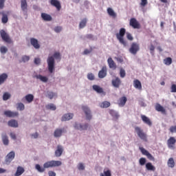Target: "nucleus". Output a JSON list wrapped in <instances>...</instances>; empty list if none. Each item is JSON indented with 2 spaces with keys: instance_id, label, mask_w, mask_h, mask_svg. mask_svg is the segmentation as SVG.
Returning a JSON list of instances; mask_svg holds the SVG:
<instances>
[{
  "instance_id": "f257e3e1",
  "label": "nucleus",
  "mask_w": 176,
  "mask_h": 176,
  "mask_svg": "<svg viewBox=\"0 0 176 176\" xmlns=\"http://www.w3.org/2000/svg\"><path fill=\"white\" fill-rule=\"evenodd\" d=\"M63 164L61 161H56V160H51L47 161L43 164V167L41 166L39 164L35 165V168L38 171V173H45L46 168H53V167H60Z\"/></svg>"
},
{
  "instance_id": "f03ea898",
  "label": "nucleus",
  "mask_w": 176,
  "mask_h": 176,
  "mask_svg": "<svg viewBox=\"0 0 176 176\" xmlns=\"http://www.w3.org/2000/svg\"><path fill=\"white\" fill-rule=\"evenodd\" d=\"M125 34H126V29L124 28H122L120 30L119 33L116 34L117 39L119 41L120 43H121V45H123V46L124 47L127 46V42L124 41Z\"/></svg>"
},
{
  "instance_id": "7ed1b4c3",
  "label": "nucleus",
  "mask_w": 176,
  "mask_h": 176,
  "mask_svg": "<svg viewBox=\"0 0 176 176\" xmlns=\"http://www.w3.org/2000/svg\"><path fill=\"white\" fill-rule=\"evenodd\" d=\"M135 131L140 140H142V141H144L145 142H148V135L144 132V129H142L140 126H135Z\"/></svg>"
},
{
  "instance_id": "20e7f679",
  "label": "nucleus",
  "mask_w": 176,
  "mask_h": 176,
  "mask_svg": "<svg viewBox=\"0 0 176 176\" xmlns=\"http://www.w3.org/2000/svg\"><path fill=\"white\" fill-rule=\"evenodd\" d=\"M48 65V70L50 74H53L54 71V58L53 56L48 57L47 60Z\"/></svg>"
},
{
  "instance_id": "39448f33",
  "label": "nucleus",
  "mask_w": 176,
  "mask_h": 176,
  "mask_svg": "<svg viewBox=\"0 0 176 176\" xmlns=\"http://www.w3.org/2000/svg\"><path fill=\"white\" fill-rule=\"evenodd\" d=\"M138 52H140V44L137 43H133L131 45V47L129 48V52H131V54L135 56Z\"/></svg>"
},
{
  "instance_id": "423d86ee",
  "label": "nucleus",
  "mask_w": 176,
  "mask_h": 176,
  "mask_svg": "<svg viewBox=\"0 0 176 176\" xmlns=\"http://www.w3.org/2000/svg\"><path fill=\"white\" fill-rule=\"evenodd\" d=\"M0 35L4 42H6V43H12V38H10V36H9V34H8L5 30H1L0 31Z\"/></svg>"
},
{
  "instance_id": "0eeeda50",
  "label": "nucleus",
  "mask_w": 176,
  "mask_h": 176,
  "mask_svg": "<svg viewBox=\"0 0 176 176\" xmlns=\"http://www.w3.org/2000/svg\"><path fill=\"white\" fill-rule=\"evenodd\" d=\"M139 149L142 152V155L146 156L148 160H152L153 162H155V157H153V155H152V154L149 153L148 151L146 150L144 147H140Z\"/></svg>"
},
{
  "instance_id": "6e6552de",
  "label": "nucleus",
  "mask_w": 176,
  "mask_h": 176,
  "mask_svg": "<svg viewBox=\"0 0 176 176\" xmlns=\"http://www.w3.org/2000/svg\"><path fill=\"white\" fill-rule=\"evenodd\" d=\"M175 143H176L175 138L170 137L167 140L168 148H169V149H175Z\"/></svg>"
},
{
  "instance_id": "1a4fd4ad",
  "label": "nucleus",
  "mask_w": 176,
  "mask_h": 176,
  "mask_svg": "<svg viewBox=\"0 0 176 176\" xmlns=\"http://www.w3.org/2000/svg\"><path fill=\"white\" fill-rule=\"evenodd\" d=\"M129 25L131 27L133 28L134 29H140L141 28V25H140V23L137 21V19L135 18H131L129 21Z\"/></svg>"
},
{
  "instance_id": "9d476101",
  "label": "nucleus",
  "mask_w": 176,
  "mask_h": 176,
  "mask_svg": "<svg viewBox=\"0 0 176 176\" xmlns=\"http://www.w3.org/2000/svg\"><path fill=\"white\" fill-rule=\"evenodd\" d=\"M14 156H16L14 151L10 152L6 157V164H10L13 159H14Z\"/></svg>"
},
{
  "instance_id": "9b49d317",
  "label": "nucleus",
  "mask_w": 176,
  "mask_h": 176,
  "mask_svg": "<svg viewBox=\"0 0 176 176\" xmlns=\"http://www.w3.org/2000/svg\"><path fill=\"white\" fill-rule=\"evenodd\" d=\"M50 5H52V6H54V8H56L58 12H60V10H61V3H60V1L50 0Z\"/></svg>"
},
{
  "instance_id": "f8f14e48",
  "label": "nucleus",
  "mask_w": 176,
  "mask_h": 176,
  "mask_svg": "<svg viewBox=\"0 0 176 176\" xmlns=\"http://www.w3.org/2000/svg\"><path fill=\"white\" fill-rule=\"evenodd\" d=\"M82 109L85 112L87 120H90L91 119V111H90V109L87 106H82Z\"/></svg>"
},
{
  "instance_id": "ddd939ff",
  "label": "nucleus",
  "mask_w": 176,
  "mask_h": 176,
  "mask_svg": "<svg viewBox=\"0 0 176 176\" xmlns=\"http://www.w3.org/2000/svg\"><path fill=\"white\" fill-rule=\"evenodd\" d=\"M74 129H76V130H80V131H82L83 130H87V129H89V124H85L82 125L81 124L76 123L74 124Z\"/></svg>"
},
{
  "instance_id": "4468645a",
  "label": "nucleus",
  "mask_w": 176,
  "mask_h": 176,
  "mask_svg": "<svg viewBox=\"0 0 176 176\" xmlns=\"http://www.w3.org/2000/svg\"><path fill=\"white\" fill-rule=\"evenodd\" d=\"M111 83L113 87L119 89V87H120V85H122V80L119 77H116L115 79L112 80Z\"/></svg>"
},
{
  "instance_id": "2eb2a0df",
  "label": "nucleus",
  "mask_w": 176,
  "mask_h": 176,
  "mask_svg": "<svg viewBox=\"0 0 176 176\" xmlns=\"http://www.w3.org/2000/svg\"><path fill=\"white\" fill-rule=\"evenodd\" d=\"M4 115L7 116V118H16V116H19V112L12 111H4Z\"/></svg>"
},
{
  "instance_id": "dca6fc26",
  "label": "nucleus",
  "mask_w": 176,
  "mask_h": 176,
  "mask_svg": "<svg viewBox=\"0 0 176 176\" xmlns=\"http://www.w3.org/2000/svg\"><path fill=\"white\" fill-rule=\"evenodd\" d=\"M107 66H103L102 69L98 72V78H100V79H103V78H105V76H107Z\"/></svg>"
},
{
  "instance_id": "f3484780",
  "label": "nucleus",
  "mask_w": 176,
  "mask_h": 176,
  "mask_svg": "<svg viewBox=\"0 0 176 176\" xmlns=\"http://www.w3.org/2000/svg\"><path fill=\"white\" fill-rule=\"evenodd\" d=\"M92 89L93 90H94V91H96V93H98V94L105 95V92H104V89L99 85H94L92 86Z\"/></svg>"
},
{
  "instance_id": "a211bd4d",
  "label": "nucleus",
  "mask_w": 176,
  "mask_h": 176,
  "mask_svg": "<svg viewBox=\"0 0 176 176\" xmlns=\"http://www.w3.org/2000/svg\"><path fill=\"white\" fill-rule=\"evenodd\" d=\"M141 119L145 124H147V126H152V121H151V119L149 118L146 117V116L141 115Z\"/></svg>"
},
{
  "instance_id": "6ab92c4d",
  "label": "nucleus",
  "mask_w": 176,
  "mask_h": 176,
  "mask_svg": "<svg viewBox=\"0 0 176 176\" xmlns=\"http://www.w3.org/2000/svg\"><path fill=\"white\" fill-rule=\"evenodd\" d=\"M30 43L32 46L34 47V49H39V47H41V45H39V43L38 42V40H36V38H30Z\"/></svg>"
},
{
  "instance_id": "aec40b11",
  "label": "nucleus",
  "mask_w": 176,
  "mask_h": 176,
  "mask_svg": "<svg viewBox=\"0 0 176 176\" xmlns=\"http://www.w3.org/2000/svg\"><path fill=\"white\" fill-rule=\"evenodd\" d=\"M126 102H127V98L126 96H122L118 100V104L119 107H124Z\"/></svg>"
},
{
  "instance_id": "412c9836",
  "label": "nucleus",
  "mask_w": 176,
  "mask_h": 176,
  "mask_svg": "<svg viewBox=\"0 0 176 176\" xmlns=\"http://www.w3.org/2000/svg\"><path fill=\"white\" fill-rule=\"evenodd\" d=\"M64 151V148L60 145L57 146V149L55 151V156L56 157H60L61 155H63V152Z\"/></svg>"
},
{
  "instance_id": "4be33fe9",
  "label": "nucleus",
  "mask_w": 176,
  "mask_h": 176,
  "mask_svg": "<svg viewBox=\"0 0 176 176\" xmlns=\"http://www.w3.org/2000/svg\"><path fill=\"white\" fill-rule=\"evenodd\" d=\"M155 109L157 111V112H161L163 113V115H166V109H164V107H163V106L160 105L159 103L155 104Z\"/></svg>"
},
{
  "instance_id": "5701e85b",
  "label": "nucleus",
  "mask_w": 176,
  "mask_h": 176,
  "mask_svg": "<svg viewBox=\"0 0 176 176\" xmlns=\"http://www.w3.org/2000/svg\"><path fill=\"white\" fill-rule=\"evenodd\" d=\"M74 118V113H66L61 118L62 122H67V120H71Z\"/></svg>"
},
{
  "instance_id": "b1692460",
  "label": "nucleus",
  "mask_w": 176,
  "mask_h": 176,
  "mask_svg": "<svg viewBox=\"0 0 176 176\" xmlns=\"http://www.w3.org/2000/svg\"><path fill=\"white\" fill-rule=\"evenodd\" d=\"M21 8L23 12H27V10H28L27 0H21Z\"/></svg>"
},
{
  "instance_id": "393cba45",
  "label": "nucleus",
  "mask_w": 176,
  "mask_h": 176,
  "mask_svg": "<svg viewBox=\"0 0 176 176\" xmlns=\"http://www.w3.org/2000/svg\"><path fill=\"white\" fill-rule=\"evenodd\" d=\"M133 86L135 89H138V90H142V85L141 84V81L140 80H134Z\"/></svg>"
},
{
  "instance_id": "a878e982",
  "label": "nucleus",
  "mask_w": 176,
  "mask_h": 176,
  "mask_svg": "<svg viewBox=\"0 0 176 176\" xmlns=\"http://www.w3.org/2000/svg\"><path fill=\"white\" fill-rule=\"evenodd\" d=\"M107 63L109 64V68H111L112 69H116V63H115V61H113V59H112V58H109L107 60Z\"/></svg>"
},
{
  "instance_id": "bb28decb",
  "label": "nucleus",
  "mask_w": 176,
  "mask_h": 176,
  "mask_svg": "<svg viewBox=\"0 0 176 176\" xmlns=\"http://www.w3.org/2000/svg\"><path fill=\"white\" fill-rule=\"evenodd\" d=\"M8 126L10 127H19V122H17V121L16 120H11L10 121H8Z\"/></svg>"
},
{
  "instance_id": "cd10ccee",
  "label": "nucleus",
  "mask_w": 176,
  "mask_h": 176,
  "mask_svg": "<svg viewBox=\"0 0 176 176\" xmlns=\"http://www.w3.org/2000/svg\"><path fill=\"white\" fill-rule=\"evenodd\" d=\"M41 17L45 21H52V16H50L49 14L42 13Z\"/></svg>"
},
{
  "instance_id": "c85d7f7f",
  "label": "nucleus",
  "mask_w": 176,
  "mask_h": 176,
  "mask_svg": "<svg viewBox=\"0 0 176 176\" xmlns=\"http://www.w3.org/2000/svg\"><path fill=\"white\" fill-rule=\"evenodd\" d=\"M167 164L168 167H170V168H174V167L175 166V162L174 161V158H169Z\"/></svg>"
},
{
  "instance_id": "c756f323",
  "label": "nucleus",
  "mask_w": 176,
  "mask_h": 176,
  "mask_svg": "<svg viewBox=\"0 0 176 176\" xmlns=\"http://www.w3.org/2000/svg\"><path fill=\"white\" fill-rule=\"evenodd\" d=\"M107 13H108L109 16H110V17H113V19H116L117 15H116L115 11H113L112 8H108Z\"/></svg>"
},
{
  "instance_id": "7c9ffc66",
  "label": "nucleus",
  "mask_w": 176,
  "mask_h": 176,
  "mask_svg": "<svg viewBox=\"0 0 176 176\" xmlns=\"http://www.w3.org/2000/svg\"><path fill=\"white\" fill-rule=\"evenodd\" d=\"M0 14H2V18H1V22L3 24H6L8 21H9V18H8V15L5 14V12H0Z\"/></svg>"
},
{
  "instance_id": "2f4dec72",
  "label": "nucleus",
  "mask_w": 176,
  "mask_h": 176,
  "mask_svg": "<svg viewBox=\"0 0 176 176\" xmlns=\"http://www.w3.org/2000/svg\"><path fill=\"white\" fill-rule=\"evenodd\" d=\"M25 99L26 100L27 102L31 104L32 101H34V95L30 94L25 96Z\"/></svg>"
},
{
  "instance_id": "473e14b6",
  "label": "nucleus",
  "mask_w": 176,
  "mask_h": 176,
  "mask_svg": "<svg viewBox=\"0 0 176 176\" xmlns=\"http://www.w3.org/2000/svg\"><path fill=\"white\" fill-rule=\"evenodd\" d=\"M146 168L148 171H155L156 170V168L152 165V163L148 162L146 164Z\"/></svg>"
},
{
  "instance_id": "72a5a7b5",
  "label": "nucleus",
  "mask_w": 176,
  "mask_h": 176,
  "mask_svg": "<svg viewBox=\"0 0 176 176\" xmlns=\"http://www.w3.org/2000/svg\"><path fill=\"white\" fill-rule=\"evenodd\" d=\"M8 79V74L6 73H3L0 75V85H3V83H5V81Z\"/></svg>"
},
{
  "instance_id": "f704fd0d",
  "label": "nucleus",
  "mask_w": 176,
  "mask_h": 176,
  "mask_svg": "<svg viewBox=\"0 0 176 176\" xmlns=\"http://www.w3.org/2000/svg\"><path fill=\"white\" fill-rule=\"evenodd\" d=\"M24 171H25L24 168H23L21 166H18L16 172L14 175L15 176H20L24 173Z\"/></svg>"
},
{
  "instance_id": "c9c22d12",
  "label": "nucleus",
  "mask_w": 176,
  "mask_h": 176,
  "mask_svg": "<svg viewBox=\"0 0 176 176\" xmlns=\"http://www.w3.org/2000/svg\"><path fill=\"white\" fill-rule=\"evenodd\" d=\"M36 79H39L40 80H41V82H44L45 83H46V82L49 80V78H47V77L43 76L41 74L36 75Z\"/></svg>"
},
{
  "instance_id": "e433bc0d",
  "label": "nucleus",
  "mask_w": 176,
  "mask_h": 176,
  "mask_svg": "<svg viewBox=\"0 0 176 176\" xmlns=\"http://www.w3.org/2000/svg\"><path fill=\"white\" fill-rule=\"evenodd\" d=\"M2 141L4 145H9V138L6 134H2Z\"/></svg>"
},
{
  "instance_id": "4c0bfd02",
  "label": "nucleus",
  "mask_w": 176,
  "mask_h": 176,
  "mask_svg": "<svg viewBox=\"0 0 176 176\" xmlns=\"http://www.w3.org/2000/svg\"><path fill=\"white\" fill-rule=\"evenodd\" d=\"M63 135V129H57L55 130L54 135L56 138Z\"/></svg>"
},
{
  "instance_id": "58836bf2",
  "label": "nucleus",
  "mask_w": 176,
  "mask_h": 176,
  "mask_svg": "<svg viewBox=\"0 0 176 176\" xmlns=\"http://www.w3.org/2000/svg\"><path fill=\"white\" fill-rule=\"evenodd\" d=\"M87 23V19H83L79 24V28H85L86 27V24Z\"/></svg>"
},
{
  "instance_id": "ea45409f",
  "label": "nucleus",
  "mask_w": 176,
  "mask_h": 176,
  "mask_svg": "<svg viewBox=\"0 0 176 176\" xmlns=\"http://www.w3.org/2000/svg\"><path fill=\"white\" fill-rule=\"evenodd\" d=\"M100 176H112V173L111 172V170H104L103 173H100Z\"/></svg>"
},
{
  "instance_id": "a19ab883",
  "label": "nucleus",
  "mask_w": 176,
  "mask_h": 176,
  "mask_svg": "<svg viewBox=\"0 0 176 176\" xmlns=\"http://www.w3.org/2000/svg\"><path fill=\"white\" fill-rule=\"evenodd\" d=\"M16 109L19 111H24V109H25V106L22 102H19L16 104Z\"/></svg>"
},
{
  "instance_id": "79ce46f5",
  "label": "nucleus",
  "mask_w": 176,
  "mask_h": 176,
  "mask_svg": "<svg viewBox=\"0 0 176 176\" xmlns=\"http://www.w3.org/2000/svg\"><path fill=\"white\" fill-rule=\"evenodd\" d=\"M164 63L165 65H171L173 64V59L170 57L166 58L164 60Z\"/></svg>"
},
{
  "instance_id": "37998d69",
  "label": "nucleus",
  "mask_w": 176,
  "mask_h": 176,
  "mask_svg": "<svg viewBox=\"0 0 176 176\" xmlns=\"http://www.w3.org/2000/svg\"><path fill=\"white\" fill-rule=\"evenodd\" d=\"M109 107H111V102L108 101H104L100 104V108H109Z\"/></svg>"
},
{
  "instance_id": "c03bdc74",
  "label": "nucleus",
  "mask_w": 176,
  "mask_h": 176,
  "mask_svg": "<svg viewBox=\"0 0 176 176\" xmlns=\"http://www.w3.org/2000/svg\"><path fill=\"white\" fill-rule=\"evenodd\" d=\"M11 95L10 94L8 93V92H5L3 95V101H8V100H9V98H10Z\"/></svg>"
},
{
  "instance_id": "a18cd8bd",
  "label": "nucleus",
  "mask_w": 176,
  "mask_h": 176,
  "mask_svg": "<svg viewBox=\"0 0 176 176\" xmlns=\"http://www.w3.org/2000/svg\"><path fill=\"white\" fill-rule=\"evenodd\" d=\"M109 113L111 116H113V118H116V119H118V118H119V114H118V113L114 110H110Z\"/></svg>"
},
{
  "instance_id": "49530a36",
  "label": "nucleus",
  "mask_w": 176,
  "mask_h": 176,
  "mask_svg": "<svg viewBox=\"0 0 176 176\" xmlns=\"http://www.w3.org/2000/svg\"><path fill=\"white\" fill-rule=\"evenodd\" d=\"M47 109H50L51 111H56V107L54 104H50L46 106Z\"/></svg>"
},
{
  "instance_id": "de8ad7c7",
  "label": "nucleus",
  "mask_w": 176,
  "mask_h": 176,
  "mask_svg": "<svg viewBox=\"0 0 176 176\" xmlns=\"http://www.w3.org/2000/svg\"><path fill=\"white\" fill-rule=\"evenodd\" d=\"M120 78H124V76H126V71H124V69L121 68L120 69Z\"/></svg>"
},
{
  "instance_id": "09e8293b",
  "label": "nucleus",
  "mask_w": 176,
  "mask_h": 176,
  "mask_svg": "<svg viewBox=\"0 0 176 176\" xmlns=\"http://www.w3.org/2000/svg\"><path fill=\"white\" fill-rule=\"evenodd\" d=\"M0 52L1 53H2L3 54H5V53L8 52V48L5 46H1L0 47Z\"/></svg>"
},
{
  "instance_id": "8fccbe9b",
  "label": "nucleus",
  "mask_w": 176,
  "mask_h": 176,
  "mask_svg": "<svg viewBox=\"0 0 176 176\" xmlns=\"http://www.w3.org/2000/svg\"><path fill=\"white\" fill-rule=\"evenodd\" d=\"M139 163H140V166H144L145 164V163H146V159H145L144 157H141L139 160Z\"/></svg>"
},
{
  "instance_id": "3c124183",
  "label": "nucleus",
  "mask_w": 176,
  "mask_h": 176,
  "mask_svg": "<svg viewBox=\"0 0 176 176\" xmlns=\"http://www.w3.org/2000/svg\"><path fill=\"white\" fill-rule=\"evenodd\" d=\"M87 78L89 80H94V74L92 73H89L87 74Z\"/></svg>"
},
{
  "instance_id": "603ef678",
  "label": "nucleus",
  "mask_w": 176,
  "mask_h": 176,
  "mask_svg": "<svg viewBox=\"0 0 176 176\" xmlns=\"http://www.w3.org/2000/svg\"><path fill=\"white\" fill-rule=\"evenodd\" d=\"M148 5V0H141L140 6L143 8Z\"/></svg>"
},
{
  "instance_id": "864d4df0",
  "label": "nucleus",
  "mask_w": 176,
  "mask_h": 176,
  "mask_svg": "<svg viewBox=\"0 0 176 176\" xmlns=\"http://www.w3.org/2000/svg\"><path fill=\"white\" fill-rule=\"evenodd\" d=\"M22 61H23V63H27V61H30V56H23L22 57Z\"/></svg>"
},
{
  "instance_id": "5fc2aeb1",
  "label": "nucleus",
  "mask_w": 176,
  "mask_h": 176,
  "mask_svg": "<svg viewBox=\"0 0 176 176\" xmlns=\"http://www.w3.org/2000/svg\"><path fill=\"white\" fill-rule=\"evenodd\" d=\"M47 97L48 98H50V100H52L53 97H54V93L52 92V91H48L47 92Z\"/></svg>"
},
{
  "instance_id": "6e6d98bb",
  "label": "nucleus",
  "mask_w": 176,
  "mask_h": 176,
  "mask_svg": "<svg viewBox=\"0 0 176 176\" xmlns=\"http://www.w3.org/2000/svg\"><path fill=\"white\" fill-rule=\"evenodd\" d=\"M169 131H170V133H176V126H171L169 128Z\"/></svg>"
},
{
  "instance_id": "4d7b16f0",
  "label": "nucleus",
  "mask_w": 176,
  "mask_h": 176,
  "mask_svg": "<svg viewBox=\"0 0 176 176\" xmlns=\"http://www.w3.org/2000/svg\"><path fill=\"white\" fill-rule=\"evenodd\" d=\"M126 38L129 41H133V39H134L133 36L129 32H126Z\"/></svg>"
},
{
  "instance_id": "13d9d810",
  "label": "nucleus",
  "mask_w": 176,
  "mask_h": 176,
  "mask_svg": "<svg viewBox=\"0 0 176 176\" xmlns=\"http://www.w3.org/2000/svg\"><path fill=\"white\" fill-rule=\"evenodd\" d=\"M6 0H0V9H3L5 8V1Z\"/></svg>"
},
{
  "instance_id": "bf43d9fd",
  "label": "nucleus",
  "mask_w": 176,
  "mask_h": 176,
  "mask_svg": "<svg viewBox=\"0 0 176 176\" xmlns=\"http://www.w3.org/2000/svg\"><path fill=\"white\" fill-rule=\"evenodd\" d=\"M171 93H176V85L175 84H173L171 85Z\"/></svg>"
},
{
  "instance_id": "052dcab7",
  "label": "nucleus",
  "mask_w": 176,
  "mask_h": 176,
  "mask_svg": "<svg viewBox=\"0 0 176 176\" xmlns=\"http://www.w3.org/2000/svg\"><path fill=\"white\" fill-rule=\"evenodd\" d=\"M61 30H63V28H61V26H58L54 28L55 32H61Z\"/></svg>"
},
{
  "instance_id": "680f3d73",
  "label": "nucleus",
  "mask_w": 176,
  "mask_h": 176,
  "mask_svg": "<svg viewBox=\"0 0 176 176\" xmlns=\"http://www.w3.org/2000/svg\"><path fill=\"white\" fill-rule=\"evenodd\" d=\"M78 170H85V165L82 163L78 164Z\"/></svg>"
},
{
  "instance_id": "e2e57ef3",
  "label": "nucleus",
  "mask_w": 176,
  "mask_h": 176,
  "mask_svg": "<svg viewBox=\"0 0 176 176\" xmlns=\"http://www.w3.org/2000/svg\"><path fill=\"white\" fill-rule=\"evenodd\" d=\"M34 64H36L37 65L41 64V58H34Z\"/></svg>"
},
{
  "instance_id": "0e129e2a",
  "label": "nucleus",
  "mask_w": 176,
  "mask_h": 176,
  "mask_svg": "<svg viewBox=\"0 0 176 176\" xmlns=\"http://www.w3.org/2000/svg\"><path fill=\"white\" fill-rule=\"evenodd\" d=\"M149 49H150L151 54H153V52H155V46L151 44Z\"/></svg>"
},
{
  "instance_id": "69168bd1",
  "label": "nucleus",
  "mask_w": 176,
  "mask_h": 176,
  "mask_svg": "<svg viewBox=\"0 0 176 176\" xmlns=\"http://www.w3.org/2000/svg\"><path fill=\"white\" fill-rule=\"evenodd\" d=\"M48 175L49 176H56V173L53 170H50L48 172Z\"/></svg>"
},
{
  "instance_id": "338daca9",
  "label": "nucleus",
  "mask_w": 176,
  "mask_h": 176,
  "mask_svg": "<svg viewBox=\"0 0 176 176\" xmlns=\"http://www.w3.org/2000/svg\"><path fill=\"white\" fill-rule=\"evenodd\" d=\"M10 137H11V138L12 139V140H16V134H14V133H11L10 134Z\"/></svg>"
},
{
  "instance_id": "774afa93",
  "label": "nucleus",
  "mask_w": 176,
  "mask_h": 176,
  "mask_svg": "<svg viewBox=\"0 0 176 176\" xmlns=\"http://www.w3.org/2000/svg\"><path fill=\"white\" fill-rule=\"evenodd\" d=\"M54 58H60V53L56 52V53L54 54Z\"/></svg>"
}]
</instances>
